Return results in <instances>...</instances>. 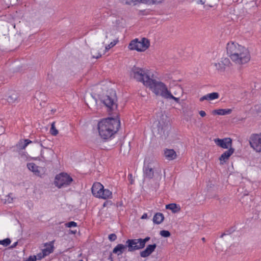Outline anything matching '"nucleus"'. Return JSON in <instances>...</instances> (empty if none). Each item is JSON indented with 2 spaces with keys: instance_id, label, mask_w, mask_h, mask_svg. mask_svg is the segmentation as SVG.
I'll return each mask as SVG.
<instances>
[{
  "instance_id": "nucleus-36",
  "label": "nucleus",
  "mask_w": 261,
  "mask_h": 261,
  "mask_svg": "<svg viewBox=\"0 0 261 261\" xmlns=\"http://www.w3.org/2000/svg\"><path fill=\"white\" fill-rule=\"evenodd\" d=\"M164 0H148V4H158L162 3Z\"/></svg>"
},
{
  "instance_id": "nucleus-26",
  "label": "nucleus",
  "mask_w": 261,
  "mask_h": 261,
  "mask_svg": "<svg viewBox=\"0 0 261 261\" xmlns=\"http://www.w3.org/2000/svg\"><path fill=\"white\" fill-rule=\"evenodd\" d=\"M18 97V96L17 93L13 92L9 96L7 100L8 102L10 103H14L17 100Z\"/></svg>"
},
{
  "instance_id": "nucleus-6",
  "label": "nucleus",
  "mask_w": 261,
  "mask_h": 261,
  "mask_svg": "<svg viewBox=\"0 0 261 261\" xmlns=\"http://www.w3.org/2000/svg\"><path fill=\"white\" fill-rule=\"evenodd\" d=\"M149 45L150 43L149 40L145 38H142L140 41L138 39H135L130 42L128 48L130 50L143 51L149 47Z\"/></svg>"
},
{
  "instance_id": "nucleus-46",
  "label": "nucleus",
  "mask_w": 261,
  "mask_h": 261,
  "mask_svg": "<svg viewBox=\"0 0 261 261\" xmlns=\"http://www.w3.org/2000/svg\"><path fill=\"white\" fill-rule=\"evenodd\" d=\"M106 38H108V35H106Z\"/></svg>"
},
{
  "instance_id": "nucleus-14",
  "label": "nucleus",
  "mask_w": 261,
  "mask_h": 261,
  "mask_svg": "<svg viewBox=\"0 0 261 261\" xmlns=\"http://www.w3.org/2000/svg\"><path fill=\"white\" fill-rule=\"evenodd\" d=\"M230 64V60L227 58H222L220 62L215 64L216 68L220 70L223 71L226 67L229 66Z\"/></svg>"
},
{
  "instance_id": "nucleus-11",
  "label": "nucleus",
  "mask_w": 261,
  "mask_h": 261,
  "mask_svg": "<svg viewBox=\"0 0 261 261\" xmlns=\"http://www.w3.org/2000/svg\"><path fill=\"white\" fill-rule=\"evenodd\" d=\"M214 142L217 146L222 148L229 149L232 148V140L230 138L215 139Z\"/></svg>"
},
{
  "instance_id": "nucleus-41",
  "label": "nucleus",
  "mask_w": 261,
  "mask_h": 261,
  "mask_svg": "<svg viewBox=\"0 0 261 261\" xmlns=\"http://www.w3.org/2000/svg\"><path fill=\"white\" fill-rule=\"evenodd\" d=\"M199 114L202 117H204L206 116V113L205 112V111L202 110L200 111L199 112Z\"/></svg>"
},
{
  "instance_id": "nucleus-4",
  "label": "nucleus",
  "mask_w": 261,
  "mask_h": 261,
  "mask_svg": "<svg viewBox=\"0 0 261 261\" xmlns=\"http://www.w3.org/2000/svg\"><path fill=\"white\" fill-rule=\"evenodd\" d=\"M129 74L131 78L142 82L145 86H146V83L151 79L147 71L136 66H134L131 69Z\"/></svg>"
},
{
  "instance_id": "nucleus-27",
  "label": "nucleus",
  "mask_w": 261,
  "mask_h": 261,
  "mask_svg": "<svg viewBox=\"0 0 261 261\" xmlns=\"http://www.w3.org/2000/svg\"><path fill=\"white\" fill-rule=\"evenodd\" d=\"M174 91H173L174 95L176 96H178L179 95H182L183 94V90L182 88L180 86H175L174 88Z\"/></svg>"
},
{
  "instance_id": "nucleus-33",
  "label": "nucleus",
  "mask_w": 261,
  "mask_h": 261,
  "mask_svg": "<svg viewBox=\"0 0 261 261\" xmlns=\"http://www.w3.org/2000/svg\"><path fill=\"white\" fill-rule=\"evenodd\" d=\"M160 234L162 237H165V238L169 237L171 235V233L169 231L165 230H161L160 232Z\"/></svg>"
},
{
  "instance_id": "nucleus-20",
  "label": "nucleus",
  "mask_w": 261,
  "mask_h": 261,
  "mask_svg": "<svg viewBox=\"0 0 261 261\" xmlns=\"http://www.w3.org/2000/svg\"><path fill=\"white\" fill-rule=\"evenodd\" d=\"M218 0H197V3L201 5H205L209 7H213L217 4Z\"/></svg>"
},
{
  "instance_id": "nucleus-31",
  "label": "nucleus",
  "mask_w": 261,
  "mask_h": 261,
  "mask_svg": "<svg viewBox=\"0 0 261 261\" xmlns=\"http://www.w3.org/2000/svg\"><path fill=\"white\" fill-rule=\"evenodd\" d=\"M166 99H172L174 100L177 103L179 102V97H176L173 96V95L170 92Z\"/></svg>"
},
{
  "instance_id": "nucleus-38",
  "label": "nucleus",
  "mask_w": 261,
  "mask_h": 261,
  "mask_svg": "<svg viewBox=\"0 0 261 261\" xmlns=\"http://www.w3.org/2000/svg\"><path fill=\"white\" fill-rule=\"evenodd\" d=\"M108 238L110 241H114L117 239V236L115 233H111L109 235Z\"/></svg>"
},
{
  "instance_id": "nucleus-7",
  "label": "nucleus",
  "mask_w": 261,
  "mask_h": 261,
  "mask_svg": "<svg viewBox=\"0 0 261 261\" xmlns=\"http://www.w3.org/2000/svg\"><path fill=\"white\" fill-rule=\"evenodd\" d=\"M73 179L68 174L61 173L57 175L55 179V185L59 188L66 187L70 185Z\"/></svg>"
},
{
  "instance_id": "nucleus-37",
  "label": "nucleus",
  "mask_w": 261,
  "mask_h": 261,
  "mask_svg": "<svg viewBox=\"0 0 261 261\" xmlns=\"http://www.w3.org/2000/svg\"><path fill=\"white\" fill-rule=\"evenodd\" d=\"M65 226L69 228L76 227L77 226V223L74 221H71L66 223Z\"/></svg>"
},
{
  "instance_id": "nucleus-29",
  "label": "nucleus",
  "mask_w": 261,
  "mask_h": 261,
  "mask_svg": "<svg viewBox=\"0 0 261 261\" xmlns=\"http://www.w3.org/2000/svg\"><path fill=\"white\" fill-rule=\"evenodd\" d=\"M43 252L46 254V256L52 253L54 251V246L51 245H48L45 249H43Z\"/></svg>"
},
{
  "instance_id": "nucleus-3",
  "label": "nucleus",
  "mask_w": 261,
  "mask_h": 261,
  "mask_svg": "<svg viewBox=\"0 0 261 261\" xmlns=\"http://www.w3.org/2000/svg\"><path fill=\"white\" fill-rule=\"evenodd\" d=\"M147 87L157 96H161L166 98L170 93L167 86L163 82L151 79L146 83Z\"/></svg>"
},
{
  "instance_id": "nucleus-13",
  "label": "nucleus",
  "mask_w": 261,
  "mask_h": 261,
  "mask_svg": "<svg viewBox=\"0 0 261 261\" xmlns=\"http://www.w3.org/2000/svg\"><path fill=\"white\" fill-rule=\"evenodd\" d=\"M156 247L155 244L148 245L144 250L140 252V256L142 257H146L149 256L154 251Z\"/></svg>"
},
{
  "instance_id": "nucleus-28",
  "label": "nucleus",
  "mask_w": 261,
  "mask_h": 261,
  "mask_svg": "<svg viewBox=\"0 0 261 261\" xmlns=\"http://www.w3.org/2000/svg\"><path fill=\"white\" fill-rule=\"evenodd\" d=\"M118 42V39H117L116 40H114L113 42H111L110 44L106 45L105 47V53H106L107 51H108L110 48L114 47Z\"/></svg>"
},
{
  "instance_id": "nucleus-35",
  "label": "nucleus",
  "mask_w": 261,
  "mask_h": 261,
  "mask_svg": "<svg viewBox=\"0 0 261 261\" xmlns=\"http://www.w3.org/2000/svg\"><path fill=\"white\" fill-rule=\"evenodd\" d=\"M150 237H147L145 239H140L141 243V245H142L143 248L145 246V244L146 242H147L150 240Z\"/></svg>"
},
{
  "instance_id": "nucleus-24",
  "label": "nucleus",
  "mask_w": 261,
  "mask_h": 261,
  "mask_svg": "<svg viewBox=\"0 0 261 261\" xmlns=\"http://www.w3.org/2000/svg\"><path fill=\"white\" fill-rule=\"evenodd\" d=\"M166 209L170 210L175 213L180 211V207L175 203H170L166 205Z\"/></svg>"
},
{
  "instance_id": "nucleus-21",
  "label": "nucleus",
  "mask_w": 261,
  "mask_h": 261,
  "mask_svg": "<svg viewBox=\"0 0 261 261\" xmlns=\"http://www.w3.org/2000/svg\"><path fill=\"white\" fill-rule=\"evenodd\" d=\"M32 143V141L29 139L20 140L16 146L19 149L23 150L29 144Z\"/></svg>"
},
{
  "instance_id": "nucleus-16",
  "label": "nucleus",
  "mask_w": 261,
  "mask_h": 261,
  "mask_svg": "<svg viewBox=\"0 0 261 261\" xmlns=\"http://www.w3.org/2000/svg\"><path fill=\"white\" fill-rule=\"evenodd\" d=\"M164 154L165 158L169 161L174 160L176 158V153L171 149H165L164 151Z\"/></svg>"
},
{
  "instance_id": "nucleus-32",
  "label": "nucleus",
  "mask_w": 261,
  "mask_h": 261,
  "mask_svg": "<svg viewBox=\"0 0 261 261\" xmlns=\"http://www.w3.org/2000/svg\"><path fill=\"white\" fill-rule=\"evenodd\" d=\"M11 243V240L9 238L5 239L3 240L0 241V244L3 245L4 246H7Z\"/></svg>"
},
{
  "instance_id": "nucleus-2",
  "label": "nucleus",
  "mask_w": 261,
  "mask_h": 261,
  "mask_svg": "<svg viewBox=\"0 0 261 261\" xmlns=\"http://www.w3.org/2000/svg\"><path fill=\"white\" fill-rule=\"evenodd\" d=\"M120 126V121L117 119L108 118L98 123L99 135L103 140H107L116 133Z\"/></svg>"
},
{
  "instance_id": "nucleus-25",
  "label": "nucleus",
  "mask_w": 261,
  "mask_h": 261,
  "mask_svg": "<svg viewBox=\"0 0 261 261\" xmlns=\"http://www.w3.org/2000/svg\"><path fill=\"white\" fill-rule=\"evenodd\" d=\"M122 2L127 5H130L133 3H139L148 4V0H121Z\"/></svg>"
},
{
  "instance_id": "nucleus-47",
  "label": "nucleus",
  "mask_w": 261,
  "mask_h": 261,
  "mask_svg": "<svg viewBox=\"0 0 261 261\" xmlns=\"http://www.w3.org/2000/svg\"><path fill=\"white\" fill-rule=\"evenodd\" d=\"M79 261H83V260H79Z\"/></svg>"
},
{
  "instance_id": "nucleus-9",
  "label": "nucleus",
  "mask_w": 261,
  "mask_h": 261,
  "mask_svg": "<svg viewBox=\"0 0 261 261\" xmlns=\"http://www.w3.org/2000/svg\"><path fill=\"white\" fill-rule=\"evenodd\" d=\"M126 244H127L128 252H133L143 248L140 239H128L126 241Z\"/></svg>"
},
{
  "instance_id": "nucleus-8",
  "label": "nucleus",
  "mask_w": 261,
  "mask_h": 261,
  "mask_svg": "<svg viewBox=\"0 0 261 261\" xmlns=\"http://www.w3.org/2000/svg\"><path fill=\"white\" fill-rule=\"evenodd\" d=\"M116 101L115 94L111 96L106 95L102 99L103 103L108 108L109 111H112L117 108V105L116 103Z\"/></svg>"
},
{
  "instance_id": "nucleus-10",
  "label": "nucleus",
  "mask_w": 261,
  "mask_h": 261,
  "mask_svg": "<svg viewBox=\"0 0 261 261\" xmlns=\"http://www.w3.org/2000/svg\"><path fill=\"white\" fill-rule=\"evenodd\" d=\"M250 144L257 152H261V135L253 134L250 139Z\"/></svg>"
},
{
  "instance_id": "nucleus-39",
  "label": "nucleus",
  "mask_w": 261,
  "mask_h": 261,
  "mask_svg": "<svg viewBox=\"0 0 261 261\" xmlns=\"http://www.w3.org/2000/svg\"><path fill=\"white\" fill-rule=\"evenodd\" d=\"M92 54L93 58L98 59L101 57V54L99 53L98 54H95L93 51H92Z\"/></svg>"
},
{
  "instance_id": "nucleus-42",
  "label": "nucleus",
  "mask_w": 261,
  "mask_h": 261,
  "mask_svg": "<svg viewBox=\"0 0 261 261\" xmlns=\"http://www.w3.org/2000/svg\"><path fill=\"white\" fill-rule=\"evenodd\" d=\"M17 244H18V242H15V243H14V244L11 246V248H14V247H15L17 246Z\"/></svg>"
},
{
  "instance_id": "nucleus-22",
  "label": "nucleus",
  "mask_w": 261,
  "mask_h": 261,
  "mask_svg": "<svg viewBox=\"0 0 261 261\" xmlns=\"http://www.w3.org/2000/svg\"><path fill=\"white\" fill-rule=\"evenodd\" d=\"M232 112V110L230 109H218L213 111V113L214 114L219 115H225L230 114Z\"/></svg>"
},
{
  "instance_id": "nucleus-18",
  "label": "nucleus",
  "mask_w": 261,
  "mask_h": 261,
  "mask_svg": "<svg viewBox=\"0 0 261 261\" xmlns=\"http://www.w3.org/2000/svg\"><path fill=\"white\" fill-rule=\"evenodd\" d=\"M219 97V94L217 92H213L211 93L207 94L202 96L199 100L200 101H203L205 100H213L216 99L218 98Z\"/></svg>"
},
{
  "instance_id": "nucleus-30",
  "label": "nucleus",
  "mask_w": 261,
  "mask_h": 261,
  "mask_svg": "<svg viewBox=\"0 0 261 261\" xmlns=\"http://www.w3.org/2000/svg\"><path fill=\"white\" fill-rule=\"evenodd\" d=\"M50 133L53 136H57L58 134V130L56 129V128L55 127V122H53L51 123V128L50 129Z\"/></svg>"
},
{
  "instance_id": "nucleus-44",
  "label": "nucleus",
  "mask_w": 261,
  "mask_h": 261,
  "mask_svg": "<svg viewBox=\"0 0 261 261\" xmlns=\"http://www.w3.org/2000/svg\"><path fill=\"white\" fill-rule=\"evenodd\" d=\"M202 240L203 242H205V239L204 238H202Z\"/></svg>"
},
{
  "instance_id": "nucleus-45",
  "label": "nucleus",
  "mask_w": 261,
  "mask_h": 261,
  "mask_svg": "<svg viewBox=\"0 0 261 261\" xmlns=\"http://www.w3.org/2000/svg\"><path fill=\"white\" fill-rule=\"evenodd\" d=\"M225 233L222 234L221 235V237H223V236L224 235H225Z\"/></svg>"
},
{
  "instance_id": "nucleus-34",
  "label": "nucleus",
  "mask_w": 261,
  "mask_h": 261,
  "mask_svg": "<svg viewBox=\"0 0 261 261\" xmlns=\"http://www.w3.org/2000/svg\"><path fill=\"white\" fill-rule=\"evenodd\" d=\"M35 256H36L37 259L40 260L45 257L46 256V254L43 252V250H42L41 252L38 253L37 255Z\"/></svg>"
},
{
  "instance_id": "nucleus-17",
  "label": "nucleus",
  "mask_w": 261,
  "mask_h": 261,
  "mask_svg": "<svg viewBox=\"0 0 261 261\" xmlns=\"http://www.w3.org/2000/svg\"><path fill=\"white\" fill-rule=\"evenodd\" d=\"M127 247V244H118L114 248L113 253L117 255H121L126 250Z\"/></svg>"
},
{
  "instance_id": "nucleus-15",
  "label": "nucleus",
  "mask_w": 261,
  "mask_h": 261,
  "mask_svg": "<svg viewBox=\"0 0 261 261\" xmlns=\"http://www.w3.org/2000/svg\"><path fill=\"white\" fill-rule=\"evenodd\" d=\"M234 149L233 148H229L228 150L225 151L219 157L220 164H223V162H226L229 158L233 153Z\"/></svg>"
},
{
  "instance_id": "nucleus-43",
  "label": "nucleus",
  "mask_w": 261,
  "mask_h": 261,
  "mask_svg": "<svg viewBox=\"0 0 261 261\" xmlns=\"http://www.w3.org/2000/svg\"><path fill=\"white\" fill-rule=\"evenodd\" d=\"M147 214H144L142 215V216L141 218H142V219H145V218H147Z\"/></svg>"
},
{
  "instance_id": "nucleus-19",
  "label": "nucleus",
  "mask_w": 261,
  "mask_h": 261,
  "mask_svg": "<svg viewBox=\"0 0 261 261\" xmlns=\"http://www.w3.org/2000/svg\"><path fill=\"white\" fill-rule=\"evenodd\" d=\"M28 169L33 172L36 175L41 176V172L39 170L40 167L34 163H29L27 164Z\"/></svg>"
},
{
  "instance_id": "nucleus-5",
  "label": "nucleus",
  "mask_w": 261,
  "mask_h": 261,
  "mask_svg": "<svg viewBox=\"0 0 261 261\" xmlns=\"http://www.w3.org/2000/svg\"><path fill=\"white\" fill-rule=\"evenodd\" d=\"M92 194L97 198L107 199L112 197V193L108 189H104L102 184L94 183L91 188Z\"/></svg>"
},
{
  "instance_id": "nucleus-12",
  "label": "nucleus",
  "mask_w": 261,
  "mask_h": 261,
  "mask_svg": "<svg viewBox=\"0 0 261 261\" xmlns=\"http://www.w3.org/2000/svg\"><path fill=\"white\" fill-rule=\"evenodd\" d=\"M155 170L154 166L150 163L144 164L143 167V173L145 178L151 179L154 176Z\"/></svg>"
},
{
  "instance_id": "nucleus-40",
  "label": "nucleus",
  "mask_w": 261,
  "mask_h": 261,
  "mask_svg": "<svg viewBox=\"0 0 261 261\" xmlns=\"http://www.w3.org/2000/svg\"><path fill=\"white\" fill-rule=\"evenodd\" d=\"M37 258L35 255L30 256L25 261H36Z\"/></svg>"
},
{
  "instance_id": "nucleus-1",
  "label": "nucleus",
  "mask_w": 261,
  "mask_h": 261,
  "mask_svg": "<svg viewBox=\"0 0 261 261\" xmlns=\"http://www.w3.org/2000/svg\"><path fill=\"white\" fill-rule=\"evenodd\" d=\"M227 54L231 60L237 64H244L250 60V55L248 49L236 43H227Z\"/></svg>"
},
{
  "instance_id": "nucleus-23",
  "label": "nucleus",
  "mask_w": 261,
  "mask_h": 261,
  "mask_svg": "<svg viewBox=\"0 0 261 261\" xmlns=\"http://www.w3.org/2000/svg\"><path fill=\"white\" fill-rule=\"evenodd\" d=\"M164 217L162 213H158L154 215L153 218L154 223L156 224H161L164 220Z\"/></svg>"
}]
</instances>
